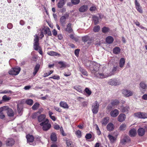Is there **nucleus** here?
I'll return each mask as SVG.
<instances>
[{
	"instance_id": "nucleus-48",
	"label": "nucleus",
	"mask_w": 147,
	"mask_h": 147,
	"mask_svg": "<svg viewBox=\"0 0 147 147\" xmlns=\"http://www.w3.org/2000/svg\"><path fill=\"white\" fill-rule=\"evenodd\" d=\"M89 39V38L88 36H85L82 37V40L84 42L87 41Z\"/></svg>"
},
{
	"instance_id": "nucleus-24",
	"label": "nucleus",
	"mask_w": 147,
	"mask_h": 147,
	"mask_svg": "<svg viewBox=\"0 0 147 147\" xmlns=\"http://www.w3.org/2000/svg\"><path fill=\"white\" fill-rule=\"evenodd\" d=\"M60 106L64 109H68L69 106L67 103L63 101H61L59 103Z\"/></svg>"
},
{
	"instance_id": "nucleus-61",
	"label": "nucleus",
	"mask_w": 147,
	"mask_h": 147,
	"mask_svg": "<svg viewBox=\"0 0 147 147\" xmlns=\"http://www.w3.org/2000/svg\"><path fill=\"white\" fill-rule=\"evenodd\" d=\"M96 7L95 6H92L90 8V9L91 11H94L96 10Z\"/></svg>"
},
{
	"instance_id": "nucleus-55",
	"label": "nucleus",
	"mask_w": 147,
	"mask_h": 147,
	"mask_svg": "<svg viewBox=\"0 0 147 147\" xmlns=\"http://www.w3.org/2000/svg\"><path fill=\"white\" fill-rule=\"evenodd\" d=\"M80 50L76 49L74 53L76 56H78L79 52Z\"/></svg>"
},
{
	"instance_id": "nucleus-46",
	"label": "nucleus",
	"mask_w": 147,
	"mask_h": 147,
	"mask_svg": "<svg viewBox=\"0 0 147 147\" xmlns=\"http://www.w3.org/2000/svg\"><path fill=\"white\" fill-rule=\"evenodd\" d=\"M71 2L73 4L76 5L79 3L80 0H71Z\"/></svg>"
},
{
	"instance_id": "nucleus-3",
	"label": "nucleus",
	"mask_w": 147,
	"mask_h": 147,
	"mask_svg": "<svg viewBox=\"0 0 147 147\" xmlns=\"http://www.w3.org/2000/svg\"><path fill=\"white\" fill-rule=\"evenodd\" d=\"M69 13H66L64 15L61 16L60 18V22L61 26H64L66 24V20L68 18Z\"/></svg>"
},
{
	"instance_id": "nucleus-42",
	"label": "nucleus",
	"mask_w": 147,
	"mask_h": 147,
	"mask_svg": "<svg viewBox=\"0 0 147 147\" xmlns=\"http://www.w3.org/2000/svg\"><path fill=\"white\" fill-rule=\"evenodd\" d=\"M79 69L80 71L82 73V74L85 75L87 76V73L86 71L82 68L80 67Z\"/></svg>"
},
{
	"instance_id": "nucleus-63",
	"label": "nucleus",
	"mask_w": 147,
	"mask_h": 147,
	"mask_svg": "<svg viewBox=\"0 0 147 147\" xmlns=\"http://www.w3.org/2000/svg\"><path fill=\"white\" fill-rule=\"evenodd\" d=\"M53 34L54 36H56L57 34V32L55 29L53 31Z\"/></svg>"
},
{
	"instance_id": "nucleus-16",
	"label": "nucleus",
	"mask_w": 147,
	"mask_h": 147,
	"mask_svg": "<svg viewBox=\"0 0 147 147\" xmlns=\"http://www.w3.org/2000/svg\"><path fill=\"white\" fill-rule=\"evenodd\" d=\"M71 24L69 23L67 25V28H66L65 30L69 33H71L73 32V30L71 28Z\"/></svg>"
},
{
	"instance_id": "nucleus-18",
	"label": "nucleus",
	"mask_w": 147,
	"mask_h": 147,
	"mask_svg": "<svg viewBox=\"0 0 147 147\" xmlns=\"http://www.w3.org/2000/svg\"><path fill=\"white\" fill-rule=\"evenodd\" d=\"M114 127V125L113 123H109L107 125V129L108 131H111L113 130Z\"/></svg>"
},
{
	"instance_id": "nucleus-39",
	"label": "nucleus",
	"mask_w": 147,
	"mask_h": 147,
	"mask_svg": "<svg viewBox=\"0 0 147 147\" xmlns=\"http://www.w3.org/2000/svg\"><path fill=\"white\" fill-rule=\"evenodd\" d=\"M119 103V100H115L111 102V104L113 106H115L118 105Z\"/></svg>"
},
{
	"instance_id": "nucleus-41",
	"label": "nucleus",
	"mask_w": 147,
	"mask_h": 147,
	"mask_svg": "<svg viewBox=\"0 0 147 147\" xmlns=\"http://www.w3.org/2000/svg\"><path fill=\"white\" fill-rule=\"evenodd\" d=\"M39 105L37 102L35 103L32 107V109L35 110H36L39 107Z\"/></svg>"
},
{
	"instance_id": "nucleus-25",
	"label": "nucleus",
	"mask_w": 147,
	"mask_h": 147,
	"mask_svg": "<svg viewBox=\"0 0 147 147\" xmlns=\"http://www.w3.org/2000/svg\"><path fill=\"white\" fill-rule=\"evenodd\" d=\"M120 49L119 47H115L113 49V52L114 53L117 54H119L120 52Z\"/></svg>"
},
{
	"instance_id": "nucleus-31",
	"label": "nucleus",
	"mask_w": 147,
	"mask_h": 147,
	"mask_svg": "<svg viewBox=\"0 0 147 147\" xmlns=\"http://www.w3.org/2000/svg\"><path fill=\"white\" fill-rule=\"evenodd\" d=\"M126 125L125 123H123L120 126L119 130L121 131H124L126 129Z\"/></svg>"
},
{
	"instance_id": "nucleus-11",
	"label": "nucleus",
	"mask_w": 147,
	"mask_h": 147,
	"mask_svg": "<svg viewBox=\"0 0 147 147\" xmlns=\"http://www.w3.org/2000/svg\"><path fill=\"white\" fill-rule=\"evenodd\" d=\"M119 111L117 109H114L112 110L110 113L111 116L113 117H115L119 114Z\"/></svg>"
},
{
	"instance_id": "nucleus-27",
	"label": "nucleus",
	"mask_w": 147,
	"mask_h": 147,
	"mask_svg": "<svg viewBox=\"0 0 147 147\" xmlns=\"http://www.w3.org/2000/svg\"><path fill=\"white\" fill-rule=\"evenodd\" d=\"M65 4L64 0H60L57 4L58 7L60 8L62 7Z\"/></svg>"
},
{
	"instance_id": "nucleus-21",
	"label": "nucleus",
	"mask_w": 147,
	"mask_h": 147,
	"mask_svg": "<svg viewBox=\"0 0 147 147\" xmlns=\"http://www.w3.org/2000/svg\"><path fill=\"white\" fill-rule=\"evenodd\" d=\"M88 9V7L86 5H84L81 6L79 9V11L81 12L86 11Z\"/></svg>"
},
{
	"instance_id": "nucleus-20",
	"label": "nucleus",
	"mask_w": 147,
	"mask_h": 147,
	"mask_svg": "<svg viewBox=\"0 0 147 147\" xmlns=\"http://www.w3.org/2000/svg\"><path fill=\"white\" fill-rule=\"evenodd\" d=\"M46 116L45 115H41L38 117V120L39 122L44 121L46 119H45Z\"/></svg>"
},
{
	"instance_id": "nucleus-47",
	"label": "nucleus",
	"mask_w": 147,
	"mask_h": 147,
	"mask_svg": "<svg viewBox=\"0 0 147 147\" xmlns=\"http://www.w3.org/2000/svg\"><path fill=\"white\" fill-rule=\"evenodd\" d=\"M117 70V67L116 66H114L113 69L112 70V73H109V72H107V73H106V74H111V76L112 74H113Z\"/></svg>"
},
{
	"instance_id": "nucleus-15",
	"label": "nucleus",
	"mask_w": 147,
	"mask_h": 147,
	"mask_svg": "<svg viewBox=\"0 0 147 147\" xmlns=\"http://www.w3.org/2000/svg\"><path fill=\"white\" fill-rule=\"evenodd\" d=\"M15 141L12 138H8L6 142V145L9 146H11L14 144Z\"/></svg>"
},
{
	"instance_id": "nucleus-35",
	"label": "nucleus",
	"mask_w": 147,
	"mask_h": 147,
	"mask_svg": "<svg viewBox=\"0 0 147 147\" xmlns=\"http://www.w3.org/2000/svg\"><path fill=\"white\" fill-rule=\"evenodd\" d=\"M74 88L75 89L80 92H82L81 89V87L80 86H75Z\"/></svg>"
},
{
	"instance_id": "nucleus-30",
	"label": "nucleus",
	"mask_w": 147,
	"mask_h": 147,
	"mask_svg": "<svg viewBox=\"0 0 147 147\" xmlns=\"http://www.w3.org/2000/svg\"><path fill=\"white\" fill-rule=\"evenodd\" d=\"M40 67V65L39 64H37L36 65V66H35V67L34 68V71L33 72V74L34 76H35L36 74L37 73L38 71V70L39 69Z\"/></svg>"
},
{
	"instance_id": "nucleus-59",
	"label": "nucleus",
	"mask_w": 147,
	"mask_h": 147,
	"mask_svg": "<svg viewBox=\"0 0 147 147\" xmlns=\"http://www.w3.org/2000/svg\"><path fill=\"white\" fill-rule=\"evenodd\" d=\"M66 143L67 144V145L68 147H72L71 146H70L71 144V142L69 140H67L66 141Z\"/></svg>"
},
{
	"instance_id": "nucleus-26",
	"label": "nucleus",
	"mask_w": 147,
	"mask_h": 147,
	"mask_svg": "<svg viewBox=\"0 0 147 147\" xmlns=\"http://www.w3.org/2000/svg\"><path fill=\"white\" fill-rule=\"evenodd\" d=\"M7 115L9 117H12L14 115V112L13 110L11 109L7 108Z\"/></svg>"
},
{
	"instance_id": "nucleus-28",
	"label": "nucleus",
	"mask_w": 147,
	"mask_h": 147,
	"mask_svg": "<svg viewBox=\"0 0 147 147\" xmlns=\"http://www.w3.org/2000/svg\"><path fill=\"white\" fill-rule=\"evenodd\" d=\"M125 63V59L123 58H121L120 60L119 63L120 67L121 68L123 67Z\"/></svg>"
},
{
	"instance_id": "nucleus-22",
	"label": "nucleus",
	"mask_w": 147,
	"mask_h": 147,
	"mask_svg": "<svg viewBox=\"0 0 147 147\" xmlns=\"http://www.w3.org/2000/svg\"><path fill=\"white\" fill-rule=\"evenodd\" d=\"M114 39L111 36H108L106 39V42L108 44H111L113 41Z\"/></svg>"
},
{
	"instance_id": "nucleus-54",
	"label": "nucleus",
	"mask_w": 147,
	"mask_h": 147,
	"mask_svg": "<svg viewBox=\"0 0 147 147\" xmlns=\"http://www.w3.org/2000/svg\"><path fill=\"white\" fill-rule=\"evenodd\" d=\"M53 71H50L48 73H46L45 74V76H49L51 75L53 72Z\"/></svg>"
},
{
	"instance_id": "nucleus-53",
	"label": "nucleus",
	"mask_w": 147,
	"mask_h": 147,
	"mask_svg": "<svg viewBox=\"0 0 147 147\" xmlns=\"http://www.w3.org/2000/svg\"><path fill=\"white\" fill-rule=\"evenodd\" d=\"M92 137V135L90 134H87L85 136L86 138L87 139H90Z\"/></svg>"
},
{
	"instance_id": "nucleus-34",
	"label": "nucleus",
	"mask_w": 147,
	"mask_h": 147,
	"mask_svg": "<svg viewBox=\"0 0 147 147\" xmlns=\"http://www.w3.org/2000/svg\"><path fill=\"white\" fill-rule=\"evenodd\" d=\"M119 109L121 110L122 112L125 113L128 111L129 107L128 106L125 107H121V108H119Z\"/></svg>"
},
{
	"instance_id": "nucleus-23",
	"label": "nucleus",
	"mask_w": 147,
	"mask_h": 147,
	"mask_svg": "<svg viewBox=\"0 0 147 147\" xmlns=\"http://www.w3.org/2000/svg\"><path fill=\"white\" fill-rule=\"evenodd\" d=\"M129 135L131 137H134L136 134V131L134 128L131 129L129 131Z\"/></svg>"
},
{
	"instance_id": "nucleus-62",
	"label": "nucleus",
	"mask_w": 147,
	"mask_h": 147,
	"mask_svg": "<svg viewBox=\"0 0 147 147\" xmlns=\"http://www.w3.org/2000/svg\"><path fill=\"white\" fill-rule=\"evenodd\" d=\"M54 109L55 110L59 112H60L61 111V109L59 107H55Z\"/></svg>"
},
{
	"instance_id": "nucleus-56",
	"label": "nucleus",
	"mask_w": 147,
	"mask_h": 147,
	"mask_svg": "<svg viewBox=\"0 0 147 147\" xmlns=\"http://www.w3.org/2000/svg\"><path fill=\"white\" fill-rule=\"evenodd\" d=\"M54 127L55 129L56 130L59 129L60 128L59 126L58 125L56 124L54 125Z\"/></svg>"
},
{
	"instance_id": "nucleus-2",
	"label": "nucleus",
	"mask_w": 147,
	"mask_h": 147,
	"mask_svg": "<svg viewBox=\"0 0 147 147\" xmlns=\"http://www.w3.org/2000/svg\"><path fill=\"white\" fill-rule=\"evenodd\" d=\"M40 125L42 127V129L44 131L48 130L51 126V124L49 123V121L48 119H46L44 121L40 123Z\"/></svg>"
},
{
	"instance_id": "nucleus-4",
	"label": "nucleus",
	"mask_w": 147,
	"mask_h": 147,
	"mask_svg": "<svg viewBox=\"0 0 147 147\" xmlns=\"http://www.w3.org/2000/svg\"><path fill=\"white\" fill-rule=\"evenodd\" d=\"M20 69V67L13 68L9 70V73L11 75H16L19 74Z\"/></svg>"
},
{
	"instance_id": "nucleus-37",
	"label": "nucleus",
	"mask_w": 147,
	"mask_h": 147,
	"mask_svg": "<svg viewBox=\"0 0 147 147\" xmlns=\"http://www.w3.org/2000/svg\"><path fill=\"white\" fill-rule=\"evenodd\" d=\"M11 98L9 96H7L6 95L3 96L2 97L3 100L5 101H7L11 99Z\"/></svg>"
},
{
	"instance_id": "nucleus-60",
	"label": "nucleus",
	"mask_w": 147,
	"mask_h": 147,
	"mask_svg": "<svg viewBox=\"0 0 147 147\" xmlns=\"http://www.w3.org/2000/svg\"><path fill=\"white\" fill-rule=\"evenodd\" d=\"M142 99H143L147 100V94H144L142 96Z\"/></svg>"
},
{
	"instance_id": "nucleus-36",
	"label": "nucleus",
	"mask_w": 147,
	"mask_h": 147,
	"mask_svg": "<svg viewBox=\"0 0 147 147\" xmlns=\"http://www.w3.org/2000/svg\"><path fill=\"white\" fill-rule=\"evenodd\" d=\"M109 140H110L111 142H113L115 140L116 138H115L112 136L111 135L109 134L108 136Z\"/></svg>"
},
{
	"instance_id": "nucleus-52",
	"label": "nucleus",
	"mask_w": 147,
	"mask_h": 147,
	"mask_svg": "<svg viewBox=\"0 0 147 147\" xmlns=\"http://www.w3.org/2000/svg\"><path fill=\"white\" fill-rule=\"evenodd\" d=\"M40 31L41 33L40 35H39V36L40 38L41 39H42L44 36V35L42 31L41 30V29H40Z\"/></svg>"
},
{
	"instance_id": "nucleus-12",
	"label": "nucleus",
	"mask_w": 147,
	"mask_h": 147,
	"mask_svg": "<svg viewBox=\"0 0 147 147\" xmlns=\"http://www.w3.org/2000/svg\"><path fill=\"white\" fill-rule=\"evenodd\" d=\"M126 115L124 114H120L117 118L118 121L122 122L124 121L126 119Z\"/></svg>"
},
{
	"instance_id": "nucleus-49",
	"label": "nucleus",
	"mask_w": 147,
	"mask_h": 147,
	"mask_svg": "<svg viewBox=\"0 0 147 147\" xmlns=\"http://www.w3.org/2000/svg\"><path fill=\"white\" fill-rule=\"evenodd\" d=\"M50 78H52L57 80H59L60 79V77L57 75H54L52 77H50Z\"/></svg>"
},
{
	"instance_id": "nucleus-32",
	"label": "nucleus",
	"mask_w": 147,
	"mask_h": 147,
	"mask_svg": "<svg viewBox=\"0 0 147 147\" xmlns=\"http://www.w3.org/2000/svg\"><path fill=\"white\" fill-rule=\"evenodd\" d=\"M47 54L51 56H58L60 55V54L56 52L53 51H51L47 52Z\"/></svg>"
},
{
	"instance_id": "nucleus-51",
	"label": "nucleus",
	"mask_w": 147,
	"mask_h": 147,
	"mask_svg": "<svg viewBox=\"0 0 147 147\" xmlns=\"http://www.w3.org/2000/svg\"><path fill=\"white\" fill-rule=\"evenodd\" d=\"M76 134L78 137L80 138L81 137V132L80 130L77 131L76 133Z\"/></svg>"
},
{
	"instance_id": "nucleus-8",
	"label": "nucleus",
	"mask_w": 147,
	"mask_h": 147,
	"mask_svg": "<svg viewBox=\"0 0 147 147\" xmlns=\"http://www.w3.org/2000/svg\"><path fill=\"white\" fill-rule=\"evenodd\" d=\"M108 83L110 85L116 86L120 84H121V82L117 79H112L109 81Z\"/></svg>"
},
{
	"instance_id": "nucleus-50",
	"label": "nucleus",
	"mask_w": 147,
	"mask_h": 147,
	"mask_svg": "<svg viewBox=\"0 0 147 147\" xmlns=\"http://www.w3.org/2000/svg\"><path fill=\"white\" fill-rule=\"evenodd\" d=\"M85 92L89 95H90L91 94V91L88 88H86L85 90Z\"/></svg>"
},
{
	"instance_id": "nucleus-1",
	"label": "nucleus",
	"mask_w": 147,
	"mask_h": 147,
	"mask_svg": "<svg viewBox=\"0 0 147 147\" xmlns=\"http://www.w3.org/2000/svg\"><path fill=\"white\" fill-rule=\"evenodd\" d=\"M104 68L99 64L96 63L91 67L90 70L94 76L98 78H104L111 76V74H106V72L103 71Z\"/></svg>"
},
{
	"instance_id": "nucleus-29",
	"label": "nucleus",
	"mask_w": 147,
	"mask_h": 147,
	"mask_svg": "<svg viewBox=\"0 0 147 147\" xmlns=\"http://www.w3.org/2000/svg\"><path fill=\"white\" fill-rule=\"evenodd\" d=\"M51 138L52 141H56L57 140V138L56 134L54 133H52L51 135Z\"/></svg>"
},
{
	"instance_id": "nucleus-40",
	"label": "nucleus",
	"mask_w": 147,
	"mask_h": 147,
	"mask_svg": "<svg viewBox=\"0 0 147 147\" xmlns=\"http://www.w3.org/2000/svg\"><path fill=\"white\" fill-rule=\"evenodd\" d=\"M58 63L61 65L60 68L65 67H66V63L65 62L63 61H59Z\"/></svg>"
},
{
	"instance_id": "nucleus-9",
	"label": "nucleus",
	"mask_w": 147,
	"mask_h": 147,
	"mask_svg": "<svg viewBox=\"0 0 147 147\" xmlns=\"http://www.w3.org/2000/svg\"><path fill=\"white\" fill-rule=\"evenodd\" d=\"M133 92L132 91L127 89L123 90L122 91V94L126 97L132 96L133 94Z\"/></svg>"
},
{
	"instance_id": "nucleus-17",
	"label": "nucleus",
	"mask_w": 147,
	"mask_h": 147,
	"mask_svg": "<svg viewBox=\"0 0 147 147\" xmlns=\"http://www.w3.org/2000/svg\"><path fill=\"white\" fill-rule=\"evenodd\" d=\"M109 118L106 117L103 118L101 121L102 125H106L109 122Z\"/></svg>"
},
{
	"instance_id": "nucleus-38",
	"label": "nucleus",
	"mask_w": 147,
	"mask_h": 147,
	"mask_svg": "<svg viewBox=\"0 0 147 147\" xmlns=\"http://www.w3.org/2000/svg\"><path fill=\"white\" fill-rule=\"evenodd\" d=\"M93 20L95 24H97L98 23V17L94 16L93 17Z\"/></svg>"
},
{
	"instance_id": "nucleus-57",
	"label": "nucleus",
	"mask_w": 147,
	"mask_h": 147,
	"mask_svg": "<svg viewBox=\"0 0 147 147\" xmlns=\"http://www.w3.org/2000/svg\"><path fill=\"white\" fill-rule=\"evenodd\" d=\"M60 131L61 132V133L62 134L63 136H65L66 135L64 133V131L63 130V129L62 127H61L60 128Z\"/></svg>"
},
{
	"instance_id": "nucleus-43",
	"label": "nucleus",
	"mask_w": 147,
	"mask_h": 147,
	"mask_svg": "<svg viewBox=\"0 0 147 147\" xmlns=\"http://www.w3.org/2000/svg\"><path fill=\"white\" fill-rule=\"evenodd\" d=\"M100 30V27L99 26H95L93 28V31L95 32H98Z\"/></svg>"
},
{
	"instance_id": "nucleus-33",
	"label": "nucleus",
	"mask_w": 147,
	"mask_h": 147,
	"mask_svg": "<svg viewBox=\"0 0 147 147\" xmlns=\"http://www.w3.org/2000/svg\"><path fill=\"white\" fill-rule=\"evenodd\" d=\"M140 86L141 89L144 90H146L147 88L146 84L143 82H141L140 83Z\"/></svg>"
},
{
	"instance_id": "nucleus-14",
	"label": "nucleus",
	"mask_w": 147,
	"mask_h": 147,
	"mask_svg": "<svg viewBox=\"0 0 147 147\" xmlns=\"http://www.w3.org/2000/svg\"><path fill=\"white\" fill-rule=\"evenodd\" d=\"M137 132L138 134V135L140 136H144L145 133V129L142 127H140L139 128Z\"/></svg>"
},
{
	"instance_id": "nucleus-58",
	"label": "nucleus",
	"mask_w": 147,
	"mask_h": 147,
	"mask_svg": "<svg viewBox=\"0 0 147 147\" xmlns=\"http://www.w3.org/2000/svg\"><path fill=\"white\" fill-rule=\"evenodd\" d=\"M7 27L9 29H11L13 27V25L11 23H9L7 25Z\"/></svg>"
},
{
	"instance_id": "nucleus-6",
	"label": "nucleus",
	"mask_w": 147,
	"mask_h": 147,
	"mask_svg": "<svg viewBox=\"0 0 147 147\" xmlns=\"http://www.w3.org/2000/svg\"><path fill=\"white\" fill-rule=\"evenodd\" d=\"M99 104L97 101H95L92 106V111L94 114H96L98 111Z\"/></svg>"
},
{
	"instance_id": "nucleus-19",
	"label": "nucleus",
	"mask_w": 147,
	"mask_h": 147,
	"mask_svg": "<svg viewBox=\"0 0 147 147\" xmlns=\"http://www.w3.org/2000/svg\"><path fill=\"white\" fill-rule=\"evenodd\" d=\"M26 138H27L28 142H32L34 139V137L33 136L29 134L26 135Z\"/></svg>"
},
{
	"instance_id": "nucleus-10",
	"label": "nucleus",
	"mask_w": 147,
	"mask_h": 147,
	"mask_svg": "<svg viewBox=\"0 0 147 147\" xmlns=\"http://www.w3.org/2000/svg\"><path fill=\"white\" fill-rule=\"evenodd\" d=\"M135 5L136 8L137 10L140 13H143V10L142 7L140 6V3L138 2L137 0H135Z\"/></svg>"
},
{
	"instance_id": "nucleus-13",
	"label": "nucleus",
	"mask_w": 147,
	"mask_h": 147,
	"mask_svg": "<svg viewBox=\"0 0 147 147\" xmlns=\"http://www.w3.org/2000/svg\"><path fill=\"white\" fill-rule=\"evenodd\" d=\"M41 29L42 31H43L44 32L45 34H47L49 36L51 35V32L49 28L48 27H44Z\"/></svg>"
},
{
	"instance_id": "nucleus-45",
	"label": "nucleus",
	"mask_w": 147,
	"mask_h": 147,
	"mask_svg": "<svg viewBox=\"0 0 147 147\" xmlns=\"http://www.w3.org/2000/svg\"><path fill=\"white\" fill-rule=\"evenodd\" d=\"M109 30V28H108L104 26L102 29V31L104 33H106L108 32Z\"/></svg>"
},
{
	"instance_id": "nucleus-64",
	"label": "nucleus",
	"mask_w": 147,
	"mask_h": 147,
	"mask_svg": "<svg viewBox=\"0 0 147 147\" xmlns=\"http://www.w3.org/2000/svg\"><path fill=\"white\" fill-rule=\"evenodd\" d=\"M37 113H34L33 114L32 116V118L34 119L37 117Z\"/></svg>"
},
{
	"instance_id": "nucleus-44",
	"label": "nucleus",
	"mask_w": 147,
	"mask_h": 147,
	"mask_svg": "<svg viewBox=\"0 0 147 147\" xmlns=\"http://www.w3.org/2000/svg\"><path fill=\"white\" fill-rule=\"evenodd\" d=\"M26 103L29 105H32L33 103V100L31 99H28L26 100Z\"/></svg>"
},
{
	"instance_id": "nucleus-5",
	"label": "nucleus",
	"mask_w": 147,
	"mask_h": 147,
	"mask_svg": "<svg viewBox=\"0 0 147 147\" xmlns=\"http://www.w3.org/2000/svg\"><path fill=\"white\" fill-rule=\"evenodd\" d=\"M35 38L34 39V48L36 50H38L40 49V47L39 46V43H38L39 39L38 36L35 35L34 36Z\"/></svg>"
},
{
	"instance_id": "nucleus-7",
	"label": "nucleus",
	"mask_w": 147,
	"mask_h": 147,
	"mask_svg": "<svg viewBox=\"0 0 147 147\" xmlns=\"http://www.w3.org/2000/svg\"><path fill=\"white\" fill-rule=\"evenodd\" d=\"M134 115L139 118L145 119L147 118V114L145 112H138L135 113Z\"/></svg>"
}]
</instances>
